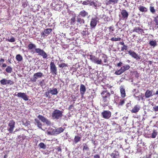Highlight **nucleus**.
<instances>
[{"instance_id":"1","label":"nucleus","mask_w":158,"mask_h":158,"mask_svg":"<svg viewBox=\"0 0 158 158\" xmlns=\"http://www.w3.org/2000/svg\"><path fill=\"white\" fill-rule=\"evenodd\" d=\"M102 97L101 104L103 107H106L109 104L110 94L107 90L102 91L101 93Z\"/></svg>"},{"instance_id":"2","label":"nucleus","mask_w":158,"mask_h":158,"mask_svg":"<svg viewBox=\"0 0 158 158\" xmlns=\"http://www.w3.org/2000/svg\"><path fill=\"white\" fill-rule=\"evenodd\" d=\"M63 111L58 109L55 110L52 113V119L58 120L61 119L63 116Z\"/></svg>"},{"instance_id":"3","label":"nucleus","mask_w":158,"mask_h":158,"mask_svg":"<svg viewBox=\"0 0 158 158\" xmlns=\"http://www.w3.org/2000/svg\"><path fill=\"white\" fill-rule=\"evenodd\" d=\"M129 15V13L126 10H121L119 15V20L126 21Z\"/></svg>"},{"instance_id":"4","label":"nucleus","mask_w":158,"mask_h":158,"mask_svg":"<svg viewBox=\"0 0 158 158\" xmlns=\"http://www.w3.org/2000/svg\"><path fill=\"white\" fill-rule=\"evenodd\" d=\"M90 60L93 62L97 64H102V61L101 59H99L94 56L91 55H88Z\"/></svg>"},{"instance_id":"5","label":"nucleus","mask_w":158,"mask_h":158,"mask_svg":"<svg viewBox=\"0 0 158 158\" xmlns=\"http://www.w3.org/2000/svg\"><path fill=\"white\" fill-rule=\"evenodd\" d=\"M64 129L62 127L58 128L56 129H53L52 131L48 132V134L50 135H57L63 132Z\"/></svg>"},{"instance_id":"6","label":"nucleus","mask_w":158,"mask_h":158,"mask_svg":"<svg viewBox=\"0 0 158 158\" xmlns=\"http://www.w3.org/2000/svg\"><path fill=\"white\" fill-rule=\"evenodd\" d=\"M35 52L38 54V55L41 56L43 57L44 59L47 58V53L42 49L40 48H37L35 49Z\"/></svg>"},{"instance_id":"7","label":"nucleus","mask_w":158,"mask_h":158,"mask_svg":"<svg viewBox=\"0 0 158 158\" xmlns=\"http://www.w3.org/2000/svg\"><path fill=\"white\" fill-rule=\"evenodd\" d=\"M37 117L42 122L45 123L48 126L50 125L51 124V123L50 120L42 115H39L37 116Z\"/></svg>"},{"instance_id":"8","label":"nucleus","mask_w":158,"mask_h":158,"mask_svg":"<svg viewBox=\"0 0 158 158\" xmlns=\"http://www.w3.org/2000/svg\"><path fill=\"white\" fill-rule=\"evenodd\" d=\"M15 95L18 97L23 98L24 101H27L28 100V96L25 93L20 92L17 93V94L15 93Z\"/></svg>"},{"instance_id":"9","label":"nucleus","mask_w":158,"mask_h":158,"mask_svg":"<svg viewBox=\"0 0 158 158\" xmlns=\"http://www.w3.org/2000/svg\"><path fill=\"white\" fill-rule=\"evenodd\" d=\"M98 21V17H93L91 19L90 26L92 28H94L97 24V23Z\"/></svg>"},{"instance_id":"10","label":"nucleus","mask_w":158,"mask_h":158,"mask_svg":"<svg viewBox=\"0 0 158 158\" xmlns=\"http://www.w3.org/2000/svg\"><path fill=\"white\" fill-rule=\"evenodd\" d=\"M102 117L105 119L109 118L111 116V112L109 110H105L102 113Z\"/></svg>"},{"instance_id":"11","label":"nucleus","mask_w":158,"mask_h":158,"mask_svg":"<svg viewBox=\"0 0 158 158\" xmlns=\"http://www.w3.org/2000/svg\"><path fill=\"white\" fill-rule=\"evenodd\" d=\"M50 71L52 73L56 74L57 73V68L54 62H51L50 64Z\"/></svg>"},{"instance_id":"12","label":"nucleus","mask_w":158,"mask_h":158,"mask_svg":"<svg viewBox=\"0 0 158 158\" xmlns=\"http://www.w3.org/2000/svg\"><path fill=\"white\" fill-rule=\"evenodd\" d=\"M128 53L132 57L136 59H140V57L136 54L133 51L131 50H130L128 51Z\"/></svg>"},{"instance_id":"13","label":"nucleus","mask_w":158,"mask_h":158,"mask_svg":"<svg viewBox=\"0 0 158 158\" xmlns=\"http://www.w3.org/2000/svg\"><path fill=\"white\" fill-rule=\"evenodd\" d=\"M80 92L81 94V97H84V95L86 91V88L85 85L83 84H81L80 87Z\"/></svg>"},{"instance_id":"14","label":"nucleus","mask_w":158,"mask_h":158,"mask_svg":"<svg viewBox=\"0 0 158 158\" xmlns=\"http://www.w3.org/2000/svg\"><path fill=\"white\" fill-rule=\"evenodd\" d=\"M133 32H136L139 34H142L144 33L143 30V29L140 28L139 27H135L133 30Z\"/></svg>"},{"instance_id":"15","label":"nucleus","mask_w":158,"mask_h":158,"mask_svg":"<svg viewBox=\"0 0 158 158\" xmlns=\"http://www.w3.org/2000/svg\"><path fill=\"white\" fill-rule=\"evenodd\" d=\"M49 90L50 93L52 95H56L58 93L57 89L56 88H50Z\"/></svg>"},{"instance_id":"16","label":"nucleus","mask_w":158,"mask_h":158,"mask_svg":"<svg viewBox=\"0 0 158 158\" xmlns=\"http://www.w3.org/2000/svg\"><path fill=\"white\" fill-rule=\"evenodd\" d=\"M152 91H150L149 89H147L145 94L146 98H148L152 96Z\"/></svg>"},{"instance_id":"17","label":"nucleus","mask_w":158,"mask_h":158,"mask_svg":"<svg viewBox=\"0 0 158 158\" xmlns=\"http://www.w3.org/2000/svg\"><path fill=\"white\" fill-rule=\"evenodd\" d=\"M35 124L40 128L42 129V124L40 120L37 118L35 119Z\"/></svg>"},{"instance_id":"18","label":"nucleus","mask_w":158,"mask_h":158,"mask_svg":"<svg viewBox=\"0 0 158 158\" xmlns=\"http://www.w3.org/2000/svg\"><path fill=\"white\" fill-rule=\"evenodd\" d=\"M120 92L122 97L123 98L126 96L125 89L123 86H121L120 87Z\"/></svg>"},{"instance_id":"19","label":"nucleus","mask_w":158,"mask_h":158,"mask_svg":"<svg viewBox=\"0 0 158 158\" xmlns=\"http://www.w3.org/2000/svg\"><path fill=\"white\" fill-rule=\"evenodd\" d=\"M140 109V107L138 105L135 106L131 110L132 113H136L139 111Z\"/></svg>"},{"instance_id":"20","label":"nucleus","mask_w":158,"mask_h":158,"mask_svg":"<svg viewBox=\"0 0 158 158\" xmlns=\"http://www.w3.org/2000/svg\"><path fill=\"white\" fill-rule=\"evenodd\" d=\"M119 0H109L106 1V5L114 4H116L118 2Z\"/></svg>"},{"instance_id":"21","label":"nucleus","mask_w":158,"mask_h":158,"mask_svg":"<svg viewBox=\"0 0 158 158\" xmlns=\"http://www.w3.org/2000/svg\"><path fill=\"white\" fill-rule=\"evenodd\" d=\"M52 29L51 28H48L45 29L42 35H44L46 36L51 32Z\"/></svg>"},{"instance_id":"22","label":"nucleus","mask_w":158,"mask_h":158,"mask_svg":"<svg viewBox=\"0 0 158 158\" xmlns=\"http://www.w3.org/2000/svg\"><path fill=\"white\" fill-rule=\"evenodd\" d=\"M58 67L59 68L64 69H66V67H68V64L63 62L60 63L58 64Z\"/></svg>"},{"instance_id":"23","label":"nucleus","mask_w":158,"mask_h":158,"mask_svg":"<svg viewBox=\"0 0 158 158\" xmlns=\"http://www.w3.org/2000/svg\"><path fill=\"white\" fill-rule=\"evenodd\" d=\"M79 15L83 17H85L88 16V13L85 10H83L80 12Z\"/></svg>"},{"instance_id":"24","label":"nucleus","mask_w":158,"mask_h":158,"mask_svg":"<svg viewBox=\"0 0 158 158\" xmlns=\"http://www.w3.org/2000/svg\"><path fill=\"white\" fill-rule=\"evenodd\" d=\"M43 76V74L41 72L37 73L34 74V76L35 78H40Z\"/></svg>"},{"instance_id":"25","label":"nucleus","mask_w":158,"mask_h":158,"mask_svg":"<svg viewBox=\"0 0 158 158\" xmlns=\"http://www.w3.org/2000/svg\"><path fill=\"white\" fill-rule=\"evenodd\" d=\"M130 68V66L128 64H126L121 68V70L123 73L125 71L129 69Z\"/></svg>"},{"instance_id":"26","label":"nucleus","mask_w":158,"mask_h":158,"mask_svg":"<svg viewBox=\"0 0 158 158\" xmlns=\"http://www.w3.org/2000/svg\"><path fill=\"white\" fill-rule=\"evenodd\" d=\"M81 137L78 136H75L73 142L75 144H76L81 140Z\"/></svg>"},{"instance_id":"27","label":"nucleus","mask_w":158,"mask_h":158,"mask_svg":"<svg viewBox=\"0 0 158 158\" xmlns=\"http://www.w3.org/2000/svg\"><path fill=\"white\" fill-rule=\"evenodd\" d=\"M27 47L28 49L30 50L35 49H35L36 48V45L35 44L31 43H30L28 45Z\"/></svg>"},{"instance_id":"28","label":"nucleus","mask_w":158,"mask_h":158,"mask_svg":"<svg viewBox=\"0 0 158 158\" xmlns=\"http://www.w3.org/2000/svg\"><path fill=\"white\" fill-rule=\"evenodd\" d=\"M138 9L140 11L142 12H145L147 11L146 8L143 6H140L138 7Z\"/></svg>"},{"instance_id":"29","label":"nucleus","mask_w":158,"mask_h":158,"mask_svg":"<svg viewBox=\"0 0 158 158\" xmlns=\"http://www.w3.org/2000/svg\"><path fill=\"white\" fill-rule=\"evenodd\" d=\"M77 21L81 24H84L85 23L84 20L83 19L78 17L77 18Z\"/></svg>"},{"instance_id":"30","label":"nucleus","mask_w":158,"mask_h":158,"mask_svg":"<svg viewBox=\"0 0 158 158\" xmlns=\"http://www.w3.org/2000/svg\"><path fill=\"white\" fill-rule=\"evenodd\" d=\"M15 123L13 120L10 121V133H12L13 131V130L14 127Z\"/></svg>"},{"instance_id":"31","label":"nucleus","mask_w":158,"mask_h":158,"mask_svg":"<svg viewBox=\"0 0 158 158\" xmlns=\"http://www.w3.org/2000/svg\"><path fill=\"white\" fill-rule=\"evenodd\" d=\"M16 58L17 61L20 62L23 60L22 56L20 54H18L16 56Z\"/></svg>"},{"instance_id":"32","label":"nucleus","mask_w":158,"mask_h":158,"mask_svg":"<svg viewBox=\"0 0 158 158\" xmlns=\"http://www.w3.org/2000/svg\"><path fill=\"white\" fill-rule=\"evenodd\" d=\"M38 146L40 148L43 149H45L46 148V145L43 143H40L38 145Z\"/></svg>"},{"instance_id":"33","label":"nucleus","mask_w":158,"mask_h":158,"mask_svg":"<svg viewBox=\"0 0 158 158\" xmlns=\"http://www.w3.org/2000/svg\"><path fill=\"white\" fill-rule=\"evenodd\" d=\"M101 55H102V60H103L104 62L106 63L107 61V57L106 55L104 54H102Z\"/></svg>"},{"instance_id":"34","label":"nucleus","mask_w":158,"mask_h":158,"mask_svg":"<svg viewBox=\"0 0 158 158\" xmlns=\"http://www.w3.org/2000/svg\"><path fill=\"white\" fill-rule=\"evenodd\" d=\"M149 44L151 46L153 47H155L156 45V43L155 40L150 41Z\"/></svg>"},{"instance_id":"35","label":"nucleus","mask_w":158,"mask_h":158,"mask_svg":"<svg viewBox=\"0 0 158 158\" xmlns=\"http://www.w3.org/2000/svg\"><path fill=\"white\" fill-rule=\"evenodd\" d=\"M23 125L25 126L29 127L30 126V121L28 120H26V122L23 121Z\"/></svg>"},{"instance_id":"36","label":"nucleus","mask_w":158,"mask_h":158,"mask_svg":"<svg viewBox=\"0 0 158 158\" xmlns=\"http://www.w3.org/2000/svg\"><path fill=\"white\" fill-rule=\"evenodd\" d=\"M76 19L75 17L72 18L70 20V23L71 24L74 25L75 23Z\"/></svg>"},{"instance_id":"37","label":"nucleus","mask_w":158,"mask_h":158,"mask_svg":"<svg viewBox=\"0 0 158 158\" xmlns=\"http://www.w3.org/2000/svg\"><path fill=\"white\" fill-rule=\"evenodd\" d=\"M157 135V132L156 130H154L152 134L151 137L152 138H155L156 137Z\"/></svg>"},{"instance_id":"38","label":"nucleus","mask_w":158,"mask_h":158,"mask_svg":"<svg viewBox=\"0 0 158 158\" xmlns=\"http://www.w3.org/2000/svg\"><path fill=\"white\" fill-rule=\"evenodd\" d=\"M123 73L121 69L120 68L118 70L116 71L115 72V74L117 75H119Z\"/></svg>"},{"instance_id":"39","label":"nucleus","mask_w":158,"mask_h":158,"mask_svg":"<svg viewBox=\"0 0 158 158\" xmlns=\"http://www.w3.org/2000/svg\"><path fill=\"white\" fill-rule=\"evenodd\" d=\"M121 40V38L119 37L118 38H115V37H112V38L110 40L112 41H117L120 40Z\"/></svg>"},{"instance_id":"40","label":"nucleus","mask_w":158,"mask_h":158,"mask_svg":"<svg viewBox=\"0 0 158 158\" xmlns=\"http://www.w3.org/2000/svg\"><path fill=\"white\" fill-rule=\"evenodd\" d=\"M110 156L112 158H118V155L115 153H112L110 155Z\"/></svg>"},{"instance_id":"41","label":"nucleus","mask_w":158,"mask_h":158,"mask_svg":"<svg viewBox=\"0 0 158 158\" xmlns=\"http://www.w3.org/2000/svg\"><path fill=\"white\" fill-rule=\"evenodd\" d=\"M50 93V91L49 90L48 92H46L45 93L44 95L46 97H47L48 98H51V97L49 95Z\"/></svg>"},{"instance_id":"42","label":"nucleus","mask_w":158,"mask_h":158,"mask_svg":"<svg viewBox=\"0 0 158 158\" xmlns=\"http://www.w3.org/2000/svg\"><path fill=\"white\" fill-rule=\"evenodd\" d=\"M89 149L88 147L86 144H84L83 147V150L84 151L85 150H88Z\"/></svg>"},{"instance_id":"43","label":"nucleus","mask_w":158,"mask_h":158,"mask_svg":"<svg viewBox=\"0 0 158 158\" xmlns=\"http://www.w3.org/2000/svg\"><path fill=\"white\" fill-rule=\"evenodd\" d=\"M154 21L155 22L156 25H158V16L154 18Z\"/></svg>"},{"instance_id":"44","label":"nucleus","mask_w":158,"mask_h":158,"mask_svg":"<svg viewBox=\"0 0 158 158\" xmlns=\"http://www.w3.org/2000/svg\"><path fill=\"white\" fill-rule=\"evenodd\" d=\"M150 11L152 13H154L155 12V10L153 7L151 6L150 7Z\"/></svg>"},{"instance_id":"45","label":"nucleus","mask_w":158,"mask_h":158,"mask_svg":"<svg viewBox=\"0 0 158 158\" xmlns=\"http://www.w3.org/2000/svg\"><path fill=\"white\" fill-rule=\"evenodd\" d=\"M123 47H121V51H123L124 50H126L127 49V46L125 45H123Z\"/></svg>"},{"instance_id":"46","label":"nucleus","mask_w":158,"mask_h":158,"mask_svg":"<svg viewBox=\"0 0 158 158\" xmlns=\"http://www.w3.org/2000/svg\"><path fill=\"white\" fill-rule=\"evenodd\" d=\"M2 85H5L7 83V80H1L0 81Z\"/></svg>"},{"instance_id":"47","label":"nucleus","mask_w":158,"mask_h":158,"mask_svg":"<svg viewBox=\"0 0 158 158\" xmlns=\"http://www.w3.org/2000/svg\"><path fill=\"white\" fill-rule=\"evenodd\" d=\"M86 29L87 28H85V30L81 32V34L84 36L86 35L87 33V31L86 30Z\"/></svg>"},{"instance_id":"48","label":"nucleus","mask_w":158,"mask_h":158,"mask_svg":"<svg viewBox=\"0 0 158 158\" xmlns=\"http://www.w3.org/2000/svg\"><path fill=\"white\" fill-rule=\"evenodd\" d=\"M90 2L89 0L84 1L83 2L82 4L84 5H87Z\"/></svg>"},{"instance_id":"49","label":"nucleus","mask_w":158,"mask_h":158,"mask_svg":"<svg viewBox=\"0 0 158 158\" xmlns=\"http://www.w3.org/2000/svg\"><path fill=\"white\" fill-rule=\"evenodd\" d=\"M89 5L90 6H94L95 7H96L97 6L96 4L93 2H91L90 3H89Z\"/></svg>"},{"instance_id":"50","label":"nucleus","mask_w":158,"mask_h":158,"mask_svg":"<svg viewBox=\"0 0 158 158\" xmlns=\"http://www.w3.org/2000/svg\"><path fill=\"white\" fill-rule=\"evenodd\" d=\"M125 102L124 100H121L119 102V105H120L121 106L123 105Z\"/></svg>"},{"instance_id":"51","label":"nucleus","mask_w":158,"mask_h":158,"mask_svg":"<svg viewBox=\"0 0 158 158\" xmlns=\"http://www.w3.org/2000/svg\"><path fill=\"white\" fill-rule=\"evenodd\" d=\"M153 110L155 111H158V106H155L153 107Z\"/></svg>"},{"instance_id":"52","label":"nucleus","mask_w":158,"mask_h":158,"mask_svg":"<svg viewBox=\"0 0 158 158\" xmlns=\"http://www.w3.org/2000/svg\"><path fill=\"white\" fill-rule=\"evenodd\" d=\"M56 149L57 150L58 152H61V149L60 148V147H59V146L56 147Z\"/></svg>"},{"instance_id":"53","label":"nucleus","mask_w":158,"mask_h":158,"mask_svg":"<svg viewBox=\"0 0 158 158\" xmlns=\"http://www.w3.org/2000/svg\"><path fill=\"white\" fill-rule=\"evenodd\" d=\"M109 29H110V32L113 31L114 30V27L112 26L110 27Z\"/></svg>"},{"instance_id":"54","label":"nucleus","mask_w":158,"mask_h":158,"mask_svg":"<svg viewBox=\"0 0 158 158\" xmlns=\"http://www.w3.org/2000/svg\"><path fill=\"white\" fill-rule=\"evenodd\" d=\"M40 85L41 86H43L45 85L44 82V80H43L42 81L40 82Z\"/></svg>"},{"instance_id":"55","label":"nucleus","mask_w":158,"mask_h":158,"mask_svg":"<svg viewBox=\"0 0 158 158\" xmlns=\"http://www.w3.org/2000/svg\"><path fill=\"white\" fill-rule=\"evenodd\" d=\"M134 74L135 75L136 77L137 78L139 76V74L137 73V72L136 71H135L134 72Z\"/></svg>"},{"instance_id":"56","label":"nucleus","mask_w":158,"mask_h":158,"mask_svg":"<svg viewBox=\"0 0 158 158\" xmlns=\"http://www.w3.org/2000/svg\"><path fill=\"white\" fill-rule=\"evenodd\" d=\"M100 156L99 154H96L94 156V158H100Z\"/></svg>"},{"instance_id":"57","label":"nucleus","mask_w":158,"mask_h":158,"mask_svg":"<svg viewBox=\"0 0 158 158\" xmlns=\"http://www.w3.org/2000/svg\"><path fill=\"white\" fill-rule=\"evenodd\" d=\"M6 70L8 73H10V67L9 66L6 69Z\"/></svg>"},{"instance_id":"58","label":"nucleus","mask_w":158,"mask_h":158,"mask_svg":"<svg viewBox=\"0 0 158 158\" xmlns=\"http://www.w3.org/2000/svg\"><path fill=\"white\" fill-rule=\"evenodd\" d=\"M15 41V39L13 37L10 38V42H14Z\"/></svg>"},{"instance_id":"59","label":"nucleus","mask_w":158,"mask_h":158,"mask_svg":"<svg viewBox=\"0 0 158 158\" xmlns=\"http://www.w3.org/2000/svg\"><path fill=\"white\" fill-rule=\"evenodd\" d=\"M122 64H123V63L122 62H120L117 64V65L118 66L120 67V66H121Z\"/></svg>"},{"instance_id":"60","label":"nucleus","mask_w":158,"mask_h":158,"mask_svg":"<svg viewBox=\"0 0 158 158\" xmlns=\"http://www.w3.org/2000/svg\"><path fill=\"white\" fill-rule=\"evenodd\" d=\"M73 107V106L72 105H71L69 106V110H71L72 108V107Z\"/></svg>"},{"instance_id":"61","label":"nucleus","mask_w":158,"mask_h":158,"mask_svg":"<svg viewBox=\"0 0 158 158\" xmlns=\"http://www.w3.org/2000/svg\"><path fill=\"white\" fill-rule=\"evenodd\" d=\"M70 28L72 30H74V29L75 27H74V26H72L70 27Z\"/></svg>"},{"instance_id":"62","label":"nucleus","mask_w":158,"mask_h":158,"mask_svg":"<svg viewBox=\"0 0 158 158\" xmlns=\"http://www.w3.org/2000/svg\"><path fill=\"white\" fill-rule=\"evenodd\" d=\"M4 61V60L2 59L0 60V62L1 63H3Z\"/></svg>"},{"instance_id":"63","label":"nucleus","mask_w":158,"mask_h":158,"mask_svg":"<svg viewBox=\"0 0 158 158\" xmlns=\"http://www.w3.org/2000/svg\"><path fill=\"white\" fill-rule=\"evenodd\" d=\"M6 64H3L2 65V67H6Z\"/></svg>"},{"instance_id":"64","label":"nucleus","mask_w":158,"mask_h":158,"mask_svg":"<svg viewBox=\"0 0 158 158\" xmlns=\"http://www.w3.org/2000/svg\"><path fill=\"white\" fill-rule=\"evenodd\" d=\"M156 94L158 95V89L157 91H156L155 93Z\"/></svg>"}]
</instances>
